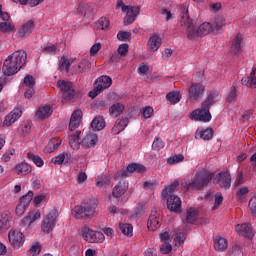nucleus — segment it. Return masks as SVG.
Masks as SVG:
<instances>
[{
    "mask_svg": "<svg viewBox=\"0 0 256 256\" xmlns=\"http://www.w3.org/2000/svg\"><path fill=\"white\" fill-rule=\"evenodd\" d=\"M181 10V27L186 28V35L190 41H195L197 37H205L213 31V26L209 22L202 23L198 28L189 17V6L184 3L180 6Z\"/></svg>",
    "mask_w": 256,
    "mask_h": 256,
    "instance_id": "f257e3e1",
    "label": "nucleus"
},
{
    "mask_svg": "<svg viewBox=\"0 0 256 256\" xmlns=\"http://www.w3.org/2000/svg\"><path fill=\"white\" fill-rule=\"evenodd\" d=\"M26 61L27 52L24 50L15 51L5 59L2 67L3 74L6 75V77L17 75V73H19L21 70V67L25 65Z\"/></svg>",
    "mask_w": 256,
    "mask_h": 256,
    "instance_id": "f03ea898",
    "label": "nucleus"
},
{
    "mask_svg": "<svg viewBox=\"0 0 256 256\" xmlns=\"http://www.w3.org/2000/svg\"><path fill=\"white\" fill-rule=\"evenodd\" d=\"M97 207H99V200L97 198H89L83 200L81 205L75 206L72 214L75 219H93L97 213Z\"/></svg>",
    "mask_w": 256,
    "mask_h": 256,
    "instance_id": "7ed1b4c3",
    "label": "nucleus"
},
{
    "mask_svg": "<svg viewBox=\"0 0 256 256\" xmlns=\"http://www.w3.org/2000/svg\"><path fill=\"white\" fill-rule=\"evenodd\" d=\"M177 187H179V181H174L164 190H162V197L163 199H167V207L169 211L174 213H179L181 211V198L177 195L173 194L177 191Z\"/></svg>",
    "mask_w": 256,
    "mask_h": 256,
    "instance_id": "20e7f679",
    "label": "nucleus"
},
{
    "mask_svg": "<svg viewBox=\"0 0 256 256\" xmlns=\"http://www.w3.org/2000/svg\"><path fill=\"white\" fill-rule=\"evenodd\" d=\"M211 179H213V173L207 170H201L196 173L193 180L187 184V189H196L201 191L203 187L209 185Z\"/></svg>",
    "mask_w": 256,
    "mask_h": 256,
    "instance_id": "39448f33",
    "label": "nucleus"
},
{
    "mask_svg": "<svg viewBox=\"0 0 256 256\" xmlns=\"http://www.w3.org/2000/svg\"><path fill=\"white\" fill-rule=\"evenodd\" d=\"M117 7H122V12L126 13V17L124 18V25H131V23H134L141 9L139 6L123 5V0L117 1Z\"/></svg>",
    "mask_w": 256,
    "mask_h": 256,
    "instance_id": "423d86ee",
    "label": "nucleus"
},
{
    "mask_svg": "<svg viewBox=\"0 0 256 256\" xmlns=\"http://www.w3.org/2000/svg\"><path fill=\"white\" fill-rule=\"evenodd\" d=\"M113 84V80L109 76H101L95 81V85L93 91L89 92V97L91 99H95L99 93L105 91V89H109V87Z\"/></svg>",
    "mask_w": 256,
    "mask_h": 256,
    "instance_id": "0eeeda50",
    "label": "nucleus"
},
{
    "mask_svg": "<svg viewBox=\"0 0 256 256\" xmlns=\"http://www.w3.org/2000/svg\"><path fill=\"white\" fill-rule=\"evenodd\" d=\"M82 237L88 243H103L105 241V234L103 232L93 231L89 227H84L82 229Z\"/></svg>",
    "mask_w": 256,
    "mask_h": 256,
    "instance_id": "6e6552de",
    "label": "nucleus"
},
{
    "mask_svg": "<svg viewBox=\"0 0 256 256\" xmlns=\"http://www.w3.org/2000/svg\"><path fill=\"white\" fill-rule=\"evenodd\" d=\"M57 85L63 93V100L64 101H71L75 97V89L73 88V83L70 81L59 80Z\"/></svg>",
    "mask_w": 256,
    "mask_h": 256,
    "instance_id": "1a4fd4ad",
    "label": "nucleus"
},
{
    "mask_svg": "<svg viewBox=\"0 0 256 256\" xmlns=\"http://www.w3.org/2000/svg\"><path fill=\"white\" fill-rule=\"evenodd\" d=\"M135 171L137 173H143V171H145V166L137 163L129 164L126 169H122L116 172L114 175V180L119 181L120 177H129V173H135Z\"/></svg>",
    "mask_w": 256,
    "mask_h": 256,
    "instance_id": "9d476101",
    "label": "nucleus"
},
{
    "mask_svg": "<svg viewBox=\"0 0 256 256\" xmlns=\"http://www.w3.org/2000/svg\"><path fill=\"white\" fill-rule=\"evenodd\" d=\"M211 117L212 116L209 108L205 106L194 110L190 114V119H192L193 121H202V123H209V121H211Z\"/></svg>",
    "mask_w": 256,
    "mask_h": 256,
    "instance_id": "9b49d317",
    "label": "nucleus"
},
{
    "mask_svg": "<svg viewBox=\"0 0 256 256\" xmlns=\"http://www.w3.org/2000/svg\"><path fill=\"white\" fill-rule=\"evenodd\" d=\"M57 217L58 212L56 209H53L49 212V214L42 221L41 229L43 233H49L50 231H53V227H55Z\"/></svg>",
    "mask_w": 256,
    "mask_h": 256,
    "instance_id": "f8f14e48",
    "label": "nucleus"
},
{
    "mask_svg": "<svg viewBox=\"0 0 256 256\" xmlns=\"http://www.w3.org/2000/svg\"><path fill=\"white\" fill-rule=\"evenodd\" d=\"M205 93V86L201 83H193L188 88V98L190 101H199Z\"/></svg>",
    "mask_w": 256,
    "mask_h": 256,
    "instance_id": "ddd939ff",
    "label": "nucleus"
},
{
    "mask_svg": "<svg viewBox=\"0 0 256 256\" xmlns=\"http://www.w3.org/2000/svg\"><path fill=\"white\" fill-rule=\"evenodd\" d=\"M8 239L14 249L23 247V244L25 243V235H23V232L19 230L10 231Z\"/></svg>",
    "mask_w": 256,
    "mask_h": 256,
    "instance_id": "4468645a",
    "label": "nucleus"
},
{
    "mask_svg": "<svg viewBox=\"0 0 256 256\" xmlns=\"http://www.w3.org/2000/svg\"><path fill=\"white\" fill-rule=\"evenodd\" d=\"M214 183L219 185L221 189H229L231 187V174L226 171H222L214 178Z\"/></svg>",
    "mask_w": 256,
    "mask_h": 256,
    "instance_id": "2eb2a0df",
    "label": "nucleus"
},
{
    "mask_svg": "<svg viewBox=\"0 0 256 256\" xmlns=\"http://www.w3.org/2000/svg\"><path fill=\"white\" fill-rule=\"evenodd\" d=\"M147 226L150 231H157L161 227V215L157 213V210L153 209L151 211Z\"/></svg>",
    "mask_w": 256,
    "mask_h": 256,
    "instance_id": "dca6fc26",
    "label": "nucleus"
},
{
    "mask_svg": "<svg viewBox=\"0 0 256 256\" xmlns=\"http://www.w3.org/2000/svg\"><path fill=\"white\" fill-rule=\"evenodd\" d=\"M99 143V137L95 133H88L81 141V146L84 149H93Z\"/></svg>",
    "mask_w": 256,
    "mask_h": 256,
    "instance_id": "f3484780",
    "label": "nucleus"
},
{
    "mask_svg": "<svg viewBox=\"0 0 256 256\" xmlns=\"http://www.w3.org/2000/svg\"><path fill=\"white\" fill-rule=\"evenodd\" d=\"M129 189V183L125 180H120L118 182V185H116L113 188L112 195L115 197V199H120V197H123L125 193H127V190Z\"/></svg>",
    "mask_w": 256,
    "mask_h": 256,
    "instance_id": "a211bd4d",
    "label": "nucleus"
},
{
    "mask_svg": "<svg viewBox=\"0 0 256 256\" xmlns=\"http://www.w3.org/2000/svg\"><path fill=\"white\" fill-rule=\"evenodd\" d=\"M21 115H23V111H21V109L19 108L14 109L8 115H6L3 122V127H11L12 123H15V121H18Z\"/></svg>",
    "mask_w": 256,
    "mask_h": 256,
    "instance_id": "6ab92c4d",
    "label": "nucleus"
},
{
    "mask_svg": "<svg viewBox=\"0 0 256 256\" xmlns=\"http://www.w3.org/2000/svg\"><path fill=\"white\" fill-rule=\"evenodd\" d=\"M81 119H83V112L81 110H75L72 113V116L69 122L70 131H75V129H77V127L81 125Z\"/></svg>",
    "mask_w": 256,
    "mask_h": 256,
    "instance_id": "aec40b11",
    "label": "nucleus"
},
{
    "mask_svg": "<svg viewBox=\"0 0 256 256\" xmlns=\"http://www.w3.org/2000/svg\"><path fill=\"white\" fill-rule=\"evenodd\" d=\"M35 29V22L33 20H28L22 24L21 28L18 30V37H25L26 35H31Z\"/></svg>",
    "mask_w": 256,
    "mask_h": 256,
    "instance_id": "412c9836",
    "label": "nucleus"
},
{
    "mask_svg": "<svg viewBox=\"0 0 256 256\" xmlns=\"http://www.w3.org/2000/svg\"><path fill=\"white\" fill-rule=\"evenodd\" d=\"M236 231L243 237L247 239H253V229L251 228V224H238L236 225Z\"/></svg>",
    "mask_w": 256,
    "mask_h": 256,
    "instance_id": "4be33fe9",
    "label": "nucleus"
},
{
    "mask_svg": "<svg viewBox=\"0 0 256 256\" xmlns=\"http://www.w3.org/2000/svg\"><path fill=\"white\" fill-rule=\"evenodd\" d=\"M227 247H229V243L227 242V239L219 235L216 236L214 240L215 251H218L219 253H223V251H227Z\"/></svg>",
    "mask_w": 256,
    "mask_h": 256,
    "instance_id": "5701e85b",
    "label": "nucleus"
},
{
    "mask_svg": "<svg viewBox=\"0 0 256 256\" xmlns=\"http://www.w3.org/2000/svg\"><path fill=\"white\" fill-rule=\"evenodd\" d=\"M9 227H11V213L3 212L0 215V233H2V231H7Z\"/></svg>",
    "mask_w": 256,
    "mask_h": 256,
    "instance_id": "b1692460",
    "label": "nucleus"
},
{
    "mask_svg": "<svg viewBox=\"0 0 256 256\" xmlns=\"http://www.w3.org/2000/svg\"><path fill=\"white\" fill-rule=\"evenodd\" d=\"M217 97H219V92H217V90L211 91L207 98L202 102V107L211 109V107L217 103Z\"/></svg>",
    "mask_w": 256,
    "mask_h": 256,
    "instance_id": "393cba45",
    "label": "nucleus"
},
{
    "mask_svg": "<svg viewBox=\"0 0 256 256\" xmlns=\"http://www.w3.org/2000/svg\"><path fill=\"white\" fill-rule=\"evenodd\" d=\"M52 114H53V108L49 105H46L38 109L35 117L36 119H40L41 121H43V119H47V117H51Z\"/></svg>",
    "mask_w": 256,
    "mask_h": 256,
    "instance_id": "a878e982",
    "label": "nucleus"
},
{
    "mask_svg": "<svg viewBox=\"0 0 256 256\" xmlns=\"http://www.w3.org/2000/svg\"><path fill=\"white\" fill-rule=\"evenodd\" d=\"M241 43H243V35L238 33L231 46V53L233 55H239V53H241Z\"/></svg>",
    "mask_w": 256,
    "mask_h": 256,
    "instance_id": "bb28decb",
    "label": "nucleus"
},
{
    "mask_svg": "<svg viewBox=\"0 0 256 256\" xmlns=\"http://www.w3.org/2000/svg\"><path fill=\"white\" fill-rule=\"evenodd\" d=\"M80 136H81L80 130H77L75 133L70 134L69 145L75 151H77L79 147H81V142H79Z\"/></svg>",
    "mask_w": 256,
    "mask_h": 256,
    "instance_id": "cd10ccee",
    "label": "nucleus"
},
{
    "mask_svg": "<svg viewBox=\"0 0 256 256\" xmlns=\"http://www.w3.org/2000/svg\"><path fill=\"white\" fill-rule=\"evenodd\" d=\"M91 71V62L87 58L82 59L75 68V73H88Z\"/></svg>",
    "mask_w": 256,
    "mask_h": 256,
    "instance_id": "c85d7f7f",
    "label": "nucleus"
},
{
    "mask_svg": "<svg viewBox=\"0 0 256 256\" xmlns=\"http://www.w3.org/2000/svg\"><path fill=\"white\" fill-rule=\"evenodd\" d=\"M161 37L159 35H154L148 40L149 51L155 52L161 47Z\"/></svg>",
    "mask_w": 256,
    "mask_h": 256,
    "instance_id": "c756f323",
    "label": "nucleus"
},
{
    "mask_svg": "<svg viewBox=\"0 0 256 256\" xmlns=\"http://www.w3.org/2000/svg\"><path fill=\"white\" fill-rule=\"evenodd\" d=\"M123 111H125V105L121 104V103H116L113 104L110 108H109V114L112 117H119V115H121V113H123Z\"/></svg>",
    "mask_w": 256,
    "mask_h": 256,
    "instance_id": "7c9ffc66",
    "label": "nucleus"
},
{
    "mask_svg": "<svg viewBox=\"0 0 256 256\" xmlns=\"http://www.w3.org/2000/svg\"><path fill=\"white\" fill-rule=\"evenodd\" d=\"M91 127L94 131H101L105 128V119L102 116L95 117L91 122Z\"/></svg>",
    "mask_w": 256,
    "mask_h": 256,
    "instance_id": "2f4dec72",
    "label": "nucleus"
},
{
    "mask_svg": "<svg viewBox=\"0 0 256 256\" xmlns=\"http://www.w3.org/2000/svg\"><path fill=\"white\" fill-rule=\"evenodd\" d=\"M212 25V33H217L225 27V18L223 16H217Z\"/></svg>",
    "mask_w": 256,
    "mask_h": 256,
    "instance_id": "473e14b6",
    "label": "nucleus"
},
{
    "mask_svg": "<svg viewBox=\"0 0 256 256\" xmlns=\"http://www.w3.org/2000/svg\"><path fill=\"white\" fill-rule=\"evenodd\" d=\"M68 161H71V153L69 152H64L52 159V163L55 165H61V163H67Z\"/></svg>",
    "mask_w": 256,
    "mask_h": 256,
    "instance_id": "72a5a7b5",
    "label": "nucleus"
},
{
    "mask_svg": "<svg viewBox=\"0 0 256 256\" xmlns=\"http://www.w3.org/2000/svg\"><path fill=\"white\" fill-rule=\"evenodd\" d=\"M17 175H29L31 172V166L27 163L17 164L15 167Z\"/></svg>",
    "mask_w": 256,
    "mask_h": 256,
    "instance_id": "f704fd0d",
    "label": "nucleus"
},
{
    "mask_svg": "<svg viewBox=\"0 0 256 256\" xmlns=\"http://www.w3.org/2000/svg\"><path fill=\"white\" fill-rule=\"evenodd\" d=\"M37 219H41V212L39 210L31 211L29 212L28 216L23 219V223H28L31 225V223H34V221H37Z\"/></svg>",
    "mask_w": 256,
    "mask_h": 256,
    "instance_id": "c9c22d12",
    "label": "nucleus"
},
{
    "mask_svg": "<svg viewBox=\"0 0 256 256\" xmlns=\"http://www.w3.org/2000/svg\"><path fill=\"white\" fill-rule=\"evenodd\" d=\"M198 212L197 210L190 208L187 210L186 218L184 220V223H194L197 221Z\"/></svg>",
    "mask_w": 256,
    "mask_h": 256,
    "instance_id": "e433bc0d",
    "label": "nucleus"
},
{
    "mask_svg": "<svg viewBox=\"0 0 256 256\" xmlns=\"http://www.w3.org/2000/svg\"><path fill=\"white\" fill-rule=\"evenodd\" d=\"M27 157L28 159H30V161H33V163H35L36 167H43V165H45L42 157H39L31 152H28Z\"/></svg>",
    "mask_w": 256,
    "mask_h": 256,
    "instance_id": "4c0bfd02",
    "label": "nucleus"
},
{
    "mask_svg": "<svg viewBox=\"0 0 256 256\" xmlns=\"http://www.w3.org/2000/svg\"><path fill=\"white\" fill-rule=\"evenodd\" d=\"M15 31V25L11 22H0V33H11Z\"/></svg>",
    "mask_w": 256,
    "mask_h": 256,
    "instance_id": "58836bf2",
    "label": "nucleus"
},
{
    "mask_svg": "<svg viewBox=\"0 0 256 256\" xmlns=\"http://www.w3.org/2000/svg\"><path fill=\"white\" fill-rule=\"evenodd\" d=\"M167 101L175 105L181 101V94L179 92H170L166 95Z\"/></svg>",
    "mask_w": 256,
    "mask_h": 256,
    "instance_id": "ea45409f",
    "label": "nucleus"
},
{
    "mask_svg": "<svg viewBox=\"0 0 256 256\" xmlns=\"http://www.w3.org/2000/svg\"><path fill=\"white\" fill-rule=\"evenodd\" d=\"M196 135H199L200 139H203L204 141H209V139H212L213 137V129L208 128L206 130L199 131Z\"/></svg>",
    "mask_w": 256,
    "mask_h": 256,
    "instance_id": "a19ab883",
    "label": "nucleus"
},
{
    "mask_svg": "<svg viewBox=\"0 0 256 256\" xmlns=\"http://www.w3.org/2000/svg\"><path fill=\"white\" fill-rule=\"evenodd\" d=\"M78 13L81 15H92L93 14V7L89 4H80L78 8Z\"/></svg>",
    "mask_w": 256,
    "mask_h": 256,
    "instance_id": "79ce46f5",
    "label": "nucleus"
},
{
    "mask_svg": "<svg viewBox=\"0 0 256 256\" xmlns=\"http://www.w3.org/2000/svg\"><path fill=\"white\" fill-rule=\"evenodd\" d=\"M31 201H33V191H29L26 195L20 198V204L25 207H29Z\"/></svg>",
    "mask_w": 256,
    "mask_h": 256,
    "instance_id": "37998d69",
    "label": "nucleus"
},
{
    "mask_svg": "<svg viewBox=\"0 0 256 256\" xmlns=\"http://www.w3.org/2000/svg\"><path fill=\"white\" fill-rule=\"evenodd\" d=\"M120 230L123 235H127L128 237L133 235V225L131 224H120Z\"/></svg>",
    "mask_w": 256,
    "mask_h": 256,
    "instance_id": "c03bdc74",
    "label": "nucleus"
},
{
    "mask_svg": "<svg viewBox=\"0 0 256 256\" xmlns=\"http://www.w3.org/2000/svg\"><path fill=\"white\" fill-rule=\"evenodd\" d=\"M42 53H45L46 55H55V53H57V45L47 44L43 48Z\"/></svg>",
    "mask_w": 256,
    "mask_h": 256,
    "instance_id": "a18cd8bd",
    "label": "nucleus"
},
{
    "mask_svg": "<svg viewBox=\"0 0 256 256\" xmlns=\"http://www.w3.org/2000/svg\"><path fill=\"white\" fill-rule=\"evenodd\" d=\"M184 159H185V156H183V154H178L168 158L167 163L168 165H174V163H181V161H184Z\"/></svg>",
    "mask_w": 256,
    "mask_h": 256,
    "instance_id": "49530a36",
    "label": "nucleus"
},
{
    "mask_svg": "<svg viewBox=\"0 0 256 256\" xmlns=\"http://www.w3.org/2000/svg\"><path fill=\"white\" fill-rule=\"evenodd\" d=\"M72 63H73V60H68L65 56H63L60 60L61 71H63V69H66V71L68 72Z\"/></svg>",
    "mask_w": 256,
    "mask_h": 256,
    "instance_id": "de8ad7c7",
    "label": "nucleus"
},
{
    "mask_svg": "<svg viewBox=\"0 0 256 256\" xmlns=\"http://www.w3.org/2000/svg\"><path fill=\"white\" fill-rule=\"evenodd\" d=\"M163 147H165L163 140H161V138H159V137H156L152 143V149H154L155 151H161V149H163Z\"/></svg>",
    "mask_w": 256,
    "mask_h": 256,
    "instance_id": "09e8293b",
    "label": "nucleus"
},
{
    "mask_svg": "<svg viewBox=\"0 0 256 256\" xmlns=\"http://www.w3.org/2000/svg\"><path fill=\"white\" fill-rule=\"evenodd\" d=\"M170 251H173V246H171L170 242H165L160 247V252L162 253V255H169Z\"/></svg>",
    "mask_w": 256,
    "mask_h": 256,
    "instance_id": "8fccbe9b",
    "label": "nucleus"
},
{
    "mask_svg": "<svg viewBox=\"0 0 256 256\" xmlns=\"http://www.w3.org/2000/svg\"><path fill=\"white\" fill-rule=\"evenodd\" d=\"M118 53L120 54V57H125L127 53H129V44L127 43L121 44L118 47Z\"/></svg>",
    "mask_w": 256,
    "mask_h": 256,
    "instance_id": "3c124183",
    "label": "nucleus"
},
{
    "mask_svg": "<svg viewBox=\"0 0 256 256\" xmlns=\"http://www.w3.org/2000/svg\"><path fill=\"white\" fill-rule=\"evenodd\" d=\"M117 39H119V41H129V39H131V33L127 31H120L117 34Z\"/></svg>",
    "mask_w": 256,
    "mask_h": 256,
    "instance_id": "603ef678",
    "label": "nucleus"
},
{
    "mask_svg": "<svg viewBox=\"0 0 256 256\" xmlns=\"http://www.w3.org/2000/svg\"><path fill=\"white\" fill-rule=\"evenodd\" d=\"M235 99H237V90L234 86H232L226 101L227 103H233Z\"/></svg>",
    "mask_w": 256,
    "mask_h": 256,
    "instance_id": "864d4df0",
    "label": "nucleus"
},
{
    "mask_svg": "<svg viewBox=\"0 0 256 256\" xmlns=\"http://www.w3.org/2000/svg\"><path fill=\"white\" fill-rule=\"evenodd\" d=\"M21 133L23 137H27V135L31 133V123L29 122L24 123L21 127Z\"/></svg>",
    "mask_w": 256,
    "mask_h": 256,
    "instance_id": "5fc2aeb1",
    "label": "nucleus"
},
{
    "mask_svg": "<svg viewBox=\"0 0 256 256\" xmlns=\"http://www.w3.org/2000/svg\"><path fill=\"white\" fill-rule=\"evenodd\" d=\"M24 85L26 87H34L35 86V78L32 75H26L24 78Z\"/></svg>",
    "mask_w": 256,
    "mask_h": 256,
    "instance_id": "6e6d98bb",
    "label": "nucleus"
},
{
    "mask_svg": "<svg viewBox=\"0 0 256 256\" xmlns=\"http://www.w3.org/2000/svg\"><path fill=\"white\" fill-rule=\"evenodd\" d=\"M223 203V195L221 194H216L215 196V204L213 206V211H215L216 209H219V207L222 205Z\"/></svg>",
    "mask_w": 256,
    "mask_h": 256,
    "instance_id": "4d7b16f0",
    "label": "nucleus"
},
{
    "mask_svg": "<svg viewBox=\"0 0 256 256\" xmlns=\"http://www.w3.org/2000/svg\"><path fill=\"white\" fill-rule=\"evenodd\" d=\"M25 209H27V206H25L24 204H21L19 203L17 206H16V215L18 217H23V215L25 214Z\"/></svg>",
    "mask_w": 256,
    "mask_h": 256,
    "instance_id": "13d9d810",
    "label": "nucleus"
},
{
    "mask_svg": "<svg viewBox=\"0 0 256 256\" xmlns=\"http://www.w3.org/2000/svg\"><path fill=\"white\" fill-rule=\"evenodd\" d=\"M98 25H99V27H100V29L102 31H105V29H107V27H109V19H107V18H100L98 20Z\"/></svg>",
    "mask_w": 256,
    "mask_h": 256,
    "instance_id": "bf43d9fd",
    "label": "nucleus"
},
{
    "mask_svg": "<svg viewBox=\"0 0 256 256\" xmlns=\"http://www.w3.org/2000/svg\"><path fill=\"white\" fill-rule=\"evenodd\" d=\"M153 111H154L153 107H151V106L145 107L142 112L144 119H150V117H152V115H153Z\"/></svg>",
    "mask_w": 256,
    "mask_h": 256,
    "instance_id": "052dcab7",
    "label": "nucleus"
},
{
    "mask_svg": "<svg viewBox=\"0 0 256 256\" xmlns=\"http://www.w3.org/2000/svg\"><path fill=\"white\" fill-rule=\"evenodd\" d=\"M249 209L253 215L256 213V194L249 200Z\"/></svg>",
    "mask_w": 256,
    "mask_h": 256,
    "instance_id": "680f3d73",
    "label": "nucleus"
},
{
    "mask_svg": "<svg viewBox=\"0 0 256 256\" xmlns=\"http://www.w3.org/2000/svg\"><path fill=\"white\" fill-rule=\"evenodd\" d=\"M101 51V43H95L91 49H90V55L91 57H94V55H97Z\"/></svg>",
    "mask_w": 256,
    "mask_h": 256,
    "instance_id": "e2e57ef3",
    "label": "nucleus"
},
{
    "mask_svg": "<svg viewBox=\"0 0 256 256\" xmlns=\"http://www.w3.org/2000/svg\"><path fill=\"white\" fill-rule=\"evenodd\" d=\"M94 107L103 111L104 109H107V103L105 102V100H97L94 103Z\"/></svg>",
    "mask_w": 256,
    "mask_h": 256,
    "instance_id": "0e129e2a",
    "label": "nucleus"
},
{
    "mask_svg": "<svg viewBox=\"0 0 256 256\" xmlns=\"http://www.w3.org/2000/svg\"><path fill=\"white\" fill-rule=\"evenodd\" d=\"M116 124L119 125L120 129H122V131L125 130V127H127V125H129V118H122L118 121H116Z\"/></svg>",
    "mask_w": 256,
    "mask_h": 256,
    "instance_id": "69168bd1",
    "label": "nucleus"
},
{
    "mask_svg": "<svg viewBox=\"0 0 256 256\" xmlns=\"http://www.w3.org/2000/svg\"><path fill=\"white\" fill-rule=\"evenodd\" d=\"M46 197L47 196L45 194H39V195L35 196L33 201H34V204L36 205V207L39 204L43 203V201H45Z\"/></svg>",
    "mask_w": 256,
    "mask_h": 256,
    "instance_id": "338daca9",
    "label": "nucleus"
},
{
    "mask_svg": "<svg viewBox=\"0 0 256 256\" xmlns=\"http://www.w3.org/2000/svg\"><path fill=\"white\" fill-rule=\"evenodd\" d=\"M30 253H32V256L39 255V253H41V245H39V244L33 245L30 248Z\"/></svg>",
    "mask_w": 256,
    "mask_h": 256,
    "instance_id": "774afa93",
    "label": "nucleus"
}]
</instances>
